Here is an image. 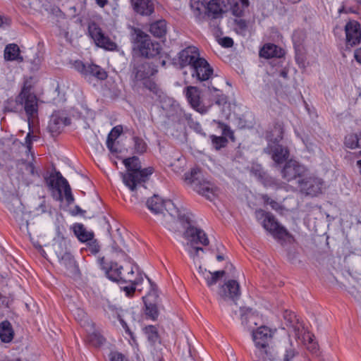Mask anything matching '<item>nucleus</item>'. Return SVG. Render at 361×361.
Returning <instances> with one entry per match:
<instances>
[{"instance_id":"nucleus-1","label":"nucleus","mask_w":361,"mask_h":361,"mask_svg":"<svg viewBox=\"0 0 361 361\" xmlns=\"http://www.w3.org/2000/svg\"><path fill=\"white\" fill-rule=\"evenodd\" d=\"M147 207L155 215L158 220L165 226H169L177 218L191 221L190 212L185 207H178L170 200H163L161 197L154 195L147 200Z\"/></svg>"},{"instance_id":"nucleus-2","label":"nucleus","mask_w":361,"mask_h":361,"mask_svg":"<svg viewBox=\"0 0 361 361\" xmlns=\"http://www.w3.org/2000/svg\"><path fill=\"white\" fill-rule=\"evenodd\" d=\"M123 164L127 171L122 173L123 182L132 192L143 186L142 183H145L153 173V169L151 167L142 169L141 164L137 157L124 159Z\"/></svg>"},{"instance_id":"nucleus-3","label":"nucleus","mask_w":361,"mask_h":361,"mask_svg":"<svg viewBox=\"0 0 361 361\" xmlns=\"http://www.w3.org/2000/svg\"><path fill=\"white\" fill-rule=\"evenodd\" d=\"M184 180L193 190L207 199L212 200L215 196V187L204 178L199 169H192L185 173Z\"/></svg>"},{"instance_id":"nucleus-4","label":"nucleus","mask_w":361,"mask_h":361,"mask_svg":"<svg viewBox=\"0 0 361 361\" xmlns=\"http://www.w3.org/2000/svg\"><path fill=\"white\" fill-rule=\"evenodd\" d=\"M273 334L271 329L266 326H262L255 331H252V340L257 348L255 356H252L253 360L269 359L274 361L275 358L272 356L269 348V342L271 340Z\"/></svg>"},{"instance_id":"nucleus-5","label":"nucleus","mask_w":361,"mask_h":361,"mask_svg":"<svg viewBox=\"0 0 361 361\" xmlns=\"http://www.w3.org/2000/svg\"><path fill=\"white\" fill-rule=\"evenodd\" d=\"M46 183L52 191L53 197L59 201H63L62 190L64 191V196L68 204L73 202L74 197L71 192V187L67 180L63 177L59 171H55L45 178Z\"/></svg>"},{"instance_id":"nucleus-6","label":"nucleus","mask_w":361,"mask_h":361,"mask_svg":"<svg viewBox=\"0 0 361 361\" xmlns=\"http://www.w3.org/2000/svg\"><path fill=\"white\" fill-rule=\"evenodd\" d=\"M135 34L134 49H137L142 56L150 58L160 53V44L152 42L149 35L140 30H135Z\"/></svg>"},{"instance_id":"nucleus-7","label":"nucleus","mask_w":361,"mask_h":361,"mask_svg":"<svg viewBox=\"0 0 361 361\" xmlns=\"http://www.w3.org/2000/svg\"><path fill=\"white\" fill-rule=\"evenodd\" d=\"M16 102L24 105L26 114L28 116V126L30 128V118L37 113V99L36 95L31 92V86L25 82L21 92L16 99Z\"/></svg>"},{"instance_id":"nucleus-8","label":"nucleus","mask_w":361,"mask_h":361,"mask_svg":"<svg viewBox=\"0 0 361 361\" xmlns=\"http://www.w3.org/2000/svg\"><path fill=\"white\" fill-rule=\"evenodd\" d=\"M255 214L257 219L264 217L262 226L264 228L271 233L274 238L282 239L288 235L287 230L278 223L271 214L265 212L262 209L257 210Z\"/></svg>"},{"instance_id":"nucleus-9","label":"nucleus","mask_w":361,"mask_h":361,"mask_svg":"<svg viewBox=\"0 0 361 361\" xmlns=\"http://www.w3.org/2000/svg\"><path fill=\"white\" fill-rule=\"evenodd\" d=\"M277 130L279 135H277L273 142L269 143L268 146L264 149L265 153L271 154V158L276 166L286 162L289 157V151L288 149L277 143L282 139V132L281 129H278Z\"/></svg>"},{"instance_id":"nucleus-10","label":"nucleus","mask_w":361,"mask_h":361,"mask_svg":"<svg viewBox=\"0 0 361 361\" xmlns=\"http://www.w3.org/2000/svg\"><path fill=\"white\" fill-rule=\"evenodd\" d=\"M191 221L188 222L185 219L179 220L182 224H187L188 226L186 228L184 233V236L186 239L189 240L192 243H200L202 245H209V240L207 238L206 233L195 226V220L194 215L190 212Z\"/></svg>"},{"instance_id":"nucleus-11","label":"nucleus","mask_w":361,"mask_h":361,"mask_svg":"<svg viewBox=\"0 0 361 361\" xmlns=\"http://www.w3.org/2000/svg\"><path fill=\"white\" fill-rule=\"evenodd\" d=\"M201 58L198 49L189 46L178 53L176 63L181 68L189 66L191 69Z\"/></svg>"},{"instance_id":"nucleus-12","label":"nucleus","mask_w":361,"mask_h":361,"mask_svg":"<svg viewBox=\"0 0 361 361\" xmlns=\"http://www.w3.org/2000/svg\"><path fill=\"white\" fill-rule=\"evenodd\" d=\"M73 67L86 78L94 77L98 80H103L107 77L106 72L95 64H85L81 61H75L73 63Z\"/></svg>"},{"instance_id":"nucleus-13","label":"nucleus","mask_w":361,"mask_h":361,"mask_svg":"<svg viewBox=\"0 0 361 361\" xmlns=\"http://www.w3.org/2000/svg\"><path fill=\"white\" fill-rule=\"evenodd\" d=\"M305 173V169L295 160H288L281 170V176L287 181L297 178L301 179Z\"/></svg>"},{"instance_id":"nucleus-14","label":"nucleus","mask_w":361,"mask_h":361,"mask_svg":"<svg viewBox=\"0 0 361 361\" xmlns=\"http://www.w3.org/2000/svg\"><path fill=\"white\" fill-rule=\"evenodd\" d=\"M298 183L301 191L312 196H316L322 192L324 183L322 179L313 176L299 179Z\"/></svg>"},{"instance_id":"nucleus-15","label":"nucleus","mask_w":361,"mask_h":361,"mask_svg":"<svg viewBox=\"0 0 361 361\" xmlns=\"http://www.w3.org/2000/svg\"><path fill=\"white\" fill-rule=\"evenodd\" d=\"M232 0H211L206 7V14L212 19L221 18L223 13L229 9Z\"/></svg>"},{"instance_id":"nucleus-16","label":"nucleus","mask_w":361,"mask_h":361,"mask_svg":"<svg viewBox=\"0 0 361 361\" xmlns=\"http://www.w3.org/2000/svg\"><path fill=\"white\" fill-rule=\"evenodd\" d=\"M190 71L192 76L200 82L209 80L214 72L212 67L204 58L199 59Z\"/></svg>"},{"instance_id":"nucleus-17","label":"nucleus","mask_w":361,"mask_h":361,"mask_svg":"<svg viewBox=\"0 0 361 361\" xmlns=\"http://www.w3.org/2000/svg\"><path fill=\"white\" fill-rule=\"evenodd\" d=\"M218 294L224 300L235 302L240 295L239 283L235 280H228L219 288Z\"/></svg>"},{"instance_id":"nucleus-18","label":"nucleus","mask_w":361,"mask_h":361,"mask_svg":"<svg viewBox=\"0 0 361 361\" xmlns=\"http://www.w3.org/2000/svg\"><path fill=\"white\" fill-rule=\"evenodd\" d=\"M185 92L188 102L195 110L202 114L207 112L208 109L202 104L200 99V91L197 87L188 86Z\"/></svg>"},{"instance_id":"nucleus-19","label":"nucleus","mask_w":361,"mask_h":361,"mask_svg":"<svg viewBox=\"0 0 361 361\" xmlns=\"http://www.w3.org/2000/svg\"><path fill=\"white\" fill-rule=\"evenodd\" d=\"M89 32L92 38L99 47L111 51L116 49V43L112 42L108 37L105 36L101 28L95 25L90 26L89 27Z\"/></svg>"},{"instance_id":"nucleus-20","label":"nucleus","mask_w":361,"mask_h":361,"mask_svg":"<svg viewBox=\"0 0 361 361\" xmlns=\"http://www.w3.org/2000/svg\"><path fill=\"white\" fill-rule=\"evenodd\" d=\"M347 44L355 46L361 42L360 25L355 20L349 21L345 26Z\"/></svg>"},{"instance_id":"nucleus-21","label":"nucleus","mask_w":361,"mask_h":361,"mask_svg":"<svg viewBox=\"0 0 361 361\" xmlns=\"http://www.w3.org/2000/svg\"><path fill=\"white\" fill-rule=\"evenodd\" d=\"M156 70L152 65L143 60H139L134 64L133 74L136 80H142L154 75Z\"/></svg>"},{"instance_id":"nucleus-22","label":"nucleus","mask_w":361,"mask_h":361,"mask_svg":"<svg viewBox=\"0 0 361 361\" xmlns=\"http://www.w3.org/2000/svg\"><path fill=\"white\" fill-rule=\"evenodd\" d=\"M71 123L70 119L60 112H54L50 118L48 124L49 131L51 133H59L60 130L66 126Z\"/></svg>"},{"instance_id":"nucleus-23","label":"nucleus","mask_w":361,"mask_h":361,"mask_svg":"<svg viewBox=\"0 0 361 361\" xmlns=\"http://www.w3.org/2000/svg\"><path fill=\"white\" fill-rule=\"evenodd\" d=\"M121 269L122 266H118L116 263L112 264L106 272L107 277L114 281H132V276L134 274L133 269L126 276H122Z\"/></svg>"},{"instance_id":"nucleus-24","label":"nucleus","mask_w":361,"mask_h":361,"mask_svg":"<svg viewBox=\"0 0 361 361\" xmlns=\"http://www.w3.org/2000/svg\"><path fill=\"white\" fill-rule=\"evenodd\" d=\"M56 253L59 260L60 264L63 267L69 274H75L78 271V267L73 256L67 252L62 251Z\"/></svg>"},{"instance_id":"nucleus-25","label":"nucleus","mask_w":361,"mask_h":361,"mask_svg":"<svg viewBox=\"0 0 361 361\" xmlns=\"http://www.w3.org/2000/svg\"><path fill=\"white\" fill-rule=\"evenodd\" d=\"M134 10L141 14L149 16L154 12V4L151 0H130Z\"/></svg>"},{"instance_id":"nucleus-26","label":"nucleus","mask_w":361,"mask_h":361,"mask_svg":"<svg viewBox=\"0 0 361 361\" xmlns=\"http://www.w3.org/2000/svg\"><path fill=\"white\" fill-rule=\"evenodd\" d=\"M283 54V50L274 44H267L259 51V56L265 59L280 58Z\"/></svg>"},{"instance_id":"nucleus-27","label":"nucleus","mask_w":361,"mask_h":361,"mask_svg":"<svg viewBox=\"0 0 361 361\" xmlns=\"http://www.w3.org/2000/svg\"><path fill=\"white\" fill-rule=\"evenodd\" d=\"M14 337V331L11 324L7 321L0 323V339L4 343H10Z\"/></svg>"},{"instance_id":"nucleus-28","label":"nucleus","mask_w":361,"mask_h":361,"mask_svg":"<svg viewBox=\"0 0 361 361\" xmlns=\"http://www.w3.org/2000/svg\"><path fill=\"white\" fill-rule=\"evenodd\" d=\"M4 59L6 61H18L20 62L23 60L20 54V49L16 44H9L5 47Z\"/></svg>"},{"instance_id":"nucleus-29","label":"nucleus","mask_w":361,"mask_h":361,"mask_svg":"<svg viewBox=\"0 0 361 361\" xmlns=\"http://www.w3.org/2000/svg\"><path fill=\"white\" fill-rule=\"evenodd\" d=\"M122 132L123 127L122 126L119 125L113 128L111 132L109 133L106 140V146L111 152H118L117 148L114 147L115 140L121 135Z\"/></svg>"},{"instance_id":"nucleus-30","label":"nucleus","mask_w":361,"mask_h":361,"mask_svg":"<svg viewBox=\"0 0 361 361\" xmlns=\"http://www.w3.org/2000/svg\"><path fill=\"white\" fill-rule=\"evenodd\" d=\"M73 231L78 240L81 242H87L92 240L94 233L88 231L81 224H75L73 226Z\"/></svg>"},{"instance_id":"nucleus-31","label":"nucleus","mask_w":361,"mask_h":361,"mask_svg":"<svg viewBox=\"0 0 361 361\" xmlns=\"http://www.w3.org/2000/svg\"><path fill=\"white\" fill-rule=\"evenodd\" d=\"M17 168L19 172L23 175L28 174L32 176L39 177V174L35 171V168L32 161L24 159L19 160L17 164Z\"/></svg>"},{"instance_id":"nucleus-32","label":"nucleus","mask_w":361,"mask_h":361,"mask_svg":"<svg viewBox=\"0 0 361 361\" xmlns=\"http://www.w3.org/2000/svg\"><path fill=\"white\" fill-rule=\"evenodd\" d=\"M149 32L156 37H161L166 33V22L159 20L152 23L149 27Z\"/></svg>"},{"instance_id":"nucleus-33","label":"nucleus","mask_w":361,"mask_h":361,"mask_svg":"<svg viewBox=\"0 0 361 361\" xmlns=\"http://www.w3.org/2000/svg\"><path fill=\"white\" fill-rule=\"evenodd\" d=\"M85 329L89 334V341L93 345L99 346L105 341L104 338L97 331H96L94 324H92V326H88Z\"/></svg>"},{"instance_id":"nucleus-34","label":"nucleus","mask_w":361,"mask_h":361,"mask_svg":"<svg viewBox=\"0 0 361 361\" xmlns=\"http://www.w3.org/2000/svg\"><path fill=\"white\" fill-rule=\"evenodd\" d=\"M73 315L75 319L80 323V324L85 327V329L88 326H92L93 324L92 321L89 319L87 314L82 309L76 308L73 311Z\"/></svg>"},{"instance_id":"nucleus-35","label":"nucleus","mask_w":361,"mask_h":361,"mask_svg":"<svg viewBox=\"0 0 361 361\" xmlns=\"http://www.w3.org/2000/svg\"><path fill=\"white\" fill-rule=\"evenodd\" d=\"M106 312L109 314V317H112L113 318H117L122 326L126 329V332L130 333L126 322L123 319V315L121 314L122 311L121 310H118L112 305H108L106 309Z\"/></svg>"},{"instance_id":"nucleus-36","label":"nucleus","mask_w":361,"mask_h":361,"mask_svg":"<svg viewBox=\"0 0 361 361\" xmlns=\"http://www.w3.org/2000/svg\"><path fill=\"white\" fill-rule=\"evenodd\" d=\"M145 305V314L147 316L155 320L159 316V311L157 306V302L146 301L144 302Z\"/></svg>"},{"instance_id":"nucleus-37","label":"nucleus","mask_w":361,"mask_h":361,"mask_svg":"<svg viewBox=\"0 0 361 361\" xmlns=\"http://www.w3.org/2000/svg\"><path fill=\"white\" fill-rule=\"evenodd\" d=\"M145 277L147 278V280L150 284V289L148 293L142 298L143 301L157 302L159 296L157 286L147 276H145Z\"/></svg>"},{"instance_id":"nucleus-38","label":"nucleus","mask_w":361,"mask_h":361,"mask_svg":"<svg viewBox=\"0 0 361 361\" xmlns=\"http://www.w3.org/2000/svg\"><path fill=\"white\" fill-rule=\"evenodd\" d=\"M208 89L214 97L216 104L221 105L226 103V97L223 94H221V91L219 89L214 87V86H209Z\"/></svg>"},{"instance_id":"nucleus-39","label":"nucleus","mask_w":361,"mask_h":361,"mask_svg":"<svg viewBox=\"0 0 361 361\" xmlns=\"http://www.w3.org/2000/svg\"><path fill=\"white\" fill-rule=\"evenodd\" d=\"M248 6H243L242 4H239L235 0H232V4L229 5V8L233 16L236 17H242L244 14V11Z\"/></svg>"},{"instance_id":"nucleus-40","label":"nucleus","mask_w":361,"mask_h":361,"mask_svg":"<svg viewBox=\"0 0 361 361\" xmlns=\"http://www.w3.org/2000/svg\"><path fill=\"white\" fill-rule=\"evenodd\" d=\"M345 145L350 149H355L360 147L359 145V135L355 134L348 135L345 137Z\"/></svg>"},{"instance_id":"nucleus-41","label":"nucleus","mask_w":361,"mask_h":361,"mask_svg":"<svg viewBox=\"0 0 361 361\" xmlns=\"http://www.w3.org/2000/svg\"><path fill=\"white\" fill-rule=\"evenodd\" d=\"M235 25V30L237 33L245 35L247 30V23L245 20L242 18H236L234 20Z\"/></svg>"},{"instance_id":"nucleus-42","label":"nucleus","mask_w":361,"mask_h":361,"mask_svg":"<svg viewBox=\"0 0 361 361\" xmlns=\"http://www.w3.org/2000/svg\"><path fill=\"white\" fill-rule=\"evenodd\" d=\"M134 150L137 154H142L147 149V144L140 137H134Z\"/></svg>"},{"instance_id":"nucleus-43","label":"nucleus","mask_w":361,"mask_h":361,"mask_svg":"<svg viewBox=\"0 0 361 361\" xmlns=\"http://www.w3.org/2000/svg\"><path fill=\"white\" fill-rule=\"evenodd\" d=\"M225 273L226 272L224 270L210 272V276H209V279L206 281L207 286L209 287H211L213 285L216 284L218 280L225 275Z\"/></svg>"},{"instance_id":"nucleus-44","label":"nucleus","mask_w":361,"mask_h":361,"mask_svg":"<svg viewBox=\"0 0 361 361\" xmlns=\"http://www.w3.org/2000/svg\"><path fill=\"white\" fill-rule=\"evenodd\" d=\"M211 140H212V145L215 147L216 149H219L221 147H225L227 143V140L222 136L218 137V136H215V135H212Z\"/></svg>"},{"instance_id":"nucleus-45","label":"nucleus","mask_w":361,"mask_h":361,"mask_svg":"<svg viewBox=\"0 0 361 361\" xmlns=\"http://www.w3.org/2000/svg\"><path fill=\"white\" fill-rule=\"evenodd\" d=\"M190 7L194 11L196 16H200L202 14V11L204 8V4L201 0H190Z\"/></svg>"},{"instance_id":"nucleus-46","label":"nucleus","mask_w":361,"mask_h":361,"mask_svg":"<svg viewBox=\"0 0 361 361\" xmlns=\"http://www.w3.org/2000/svg\"><path fill=\"white\" fill-rule=\"evenodd\" d=\"M145 334L147 336V338L149 341L154 343L158 339V334L156 328L153 326H149L145 329Z\"/></svg>"},{"instance_id":"nucleus-47","label":"nucleus","mask_w":361,"mask_h":361,"mask_svg":"<svg viewBox=\"0 0 361 361\" xmlns=\"http://www.w3.org/2000/svg\"><path fill=\"white\" fill-rule=\"evenodd\" d=\"M264 202L266 204L269 205L273 209L279 211L281 209L280 204L275 200L271 199L267 195L263 196Z\"/></svg>"},{"instance_id":"nucleus-48","label":"nucleus","mask_w":361,"mask_h":361,"mask_svg":"<svg viewBox=\"0 0 361 361\" xmlns=\"http://www.w3.org/2000/svg\"><path fill=\"white\" fill-rule=\"evenodd\" d=\"M200 251L204 252V250L200 247H191L188 250L189 255L194 260L195 262L197 258L199 257V252Z\"/></svg>"},{"instance_id":"nucleus-49","label":"nucleus","mask_w":361,"mask_h":361,"mask_svg":"<svg viewBox=\"0 0 361 361\" xmlns=\"http://www.w3.org/2000/svg\"><path fill=\"white\" fill-rule=\"evenodd\" d=\"M306 348L312 354L317 356L319 355V345L315 340L310 344H307Z\"/></svg>"},{"instance_id":"nucleus-50","label":"nucleus","mask_w":361,"mask_h":361,"mask_svg":"<svg viewBox=\"0 0 361 361\" xmlns=\"http://www.w3.org/2000/svg\"><path fill=\"white\" fill-rule=\"evenodd\" d=\"M144 85L147 89H149L151 92H152L155 94H157V95L159 94L160 90L159 89L157 85L154 82H152L151 80H146L144 82Z\"/></svg>"},{"instance_id":"nucleus-51","label":"nucleus","mask_w":361,"mask_h":361,"mask_svg":"<svg viewBox=\"0 0 361 361\" xmlns=\"http://www.w3.org/2000/svg\"><path fill=\"white\" fill-rule=\"evenodd\" d=\"M50 207L47 204L45 200H42V202L35 208V212L37 214H44L49 212Z\"/></svg>"},{"instance_id":"nucleus-52","label":"nucleus","mask_w":361,"mask_h":361,"mask_svg":"<svg viewBox=\"0 0 361 361\" xmlns=\"http://www.w3.org/2000/svg\"><path fill=\"white\" fill-rule=\"evenodd\" d=\"M109 358L111 361H128L123 354L118 352H111Z\"/></svg>"},{"instance_id":"nucleus-53","label":"nucleus","mask_w":361,"mask_h":361,"mask_svg":"<svg viewBox=\"0 0 361 361\" xmlns=\"http://www.w3.org/2000/svg\"><path fill=\"white\" fill-rule=\"evenodd\" d=\"M315 340V337L313 334L310 332H305L302 335V341L303 344L306 346L307 344H310L312 341Z\"/></svg>"},{"instance_id":"nucleus-54","label":"nucleus","mask_w":361,"mask_h":361,"mask_svg":"<svg viewBox=\"0 0 361 361\" xmlns=\"http://www.w3.org/2000/svg\"><path fill=\"white\" fill-rule=\"evenodd\" d=\"M209 271H207V269L203 268L201 265L199 266L197 269L198 276L202 279H204L206 281L209 279V276H210Z\"/></svg>"},{"instance_id":"nucleus-55","label":"nucleus","mask_w":361,"mask_h":361,"mask_svg":"<svg viewBox=\"0 0 361 361\" xmlns=\"http://www.w3.org/2000/svg\"><path fill=\"white\" fill-rule=\"evenodd\" d=\"M18 206L16 209L12 210V209L11 207H9L10 211L13 213L14 217L17 221L19 220L20 219H21L23 213L21 204L20 202H18Z\"/></svg>"},{"instance_id":"nucleus-56","label":"nucleus","mask_w":361,"mask_h":361,"mask_svg":"<svg viewBox=\"0 0 361 361\" xmlns=\"http://www.w3.org/2000/svg\"><path fill=\"white\" fill-rule=\"evenodd\" d=\"M35 138V136L31 135V132L30 131L25 137V144L26 145L27 152H30L32 148V141Z\"/></svg>"},{"instance_id":"nucleus-57","label":"nucleus","mask_w":361,"mask_h":361,"mask_svg":"<svg viewBox=\"0 0 361 361\" xmlns=\"http://www.w3.org/2000/svg\"><path fill=\"white\" fill-rule=\"evenodd\" d=\"M221 44L224 47L229 48L233 45V40L228 37H225L221 39Z\"/></svg>"},{"instance_id":"nucleus-58","label":"nucleus","mask_w":361,"mask_h":361,"mask_svg":"<svg viewBox=\"0 0 361 361\" xmlns=\"http://www.w3.org/2000/svg\"><path fill=\"white\" fill-rule=\"evenodd\" d=\"M11 23V19L5 16L0 15V27L8 26Z\"/></svg>"},{"instance_id":"nucleus-59","label":"nucleus","mask_w":361,"mask_h":361,"mask_svg":"<svg viewBox=\"0 0 361 361\" xmlns=\"http://www.w3.org/2000/svg\"><path fill=\"white\" fill-rule=\"evenodd\" d=\"M283 317L289 324H292L293 322L295 315L293 312L286 310L283 314Z\"/></svg>"},{"instance_id":"nucleus-60","label":"nucleus","mask_w":361,"mask_h":361,"mask_svg":"<svg viewBox=\"0 0 361 361\" xmlns=\"http://www.w3.org/2000/svg\"><path fill=\"white\" fill-rule=\"evenodd\" d=\"M123 290L126 292L128 296H131L135 290V286L131 283L130 286L123 287Z\"/></svg>"},{"instance_id":"nucleus-61","label":"nucleus","mask_w":361,"mask_h":361,"mask_svg":"<svg viewBox=\"0 0 361 361\" xmlns=\"http://www.w3.org/2000/svg\"><path fill=\"white\" fill-rule=\"evenodd\" d=\"M142 281H143V276L142 274H140L138 276V277H137L135 279L133 280L132 279V281H130V282L135 286L136 285L141 283L142 282Z\"/></svg>"},{"instance_id":"nucleus-62","label":"nucleus","mask_w":361,"mask_h":361,"mask_svg":"<svg viewBox=\"0 0 361 361\" xmlns=\"http://www.w3.org/2000/svg\"><path fill=\"white\" fill-rule=\"evenodd\" d=\"M355 58L357 62L361 63V48L355 50Z\"/></svg>"},{"instance_id":"nucleus-63","label":"nucleus","mask_w":361,"mask_h":361,"mask_svg":"<svg viewBox=\"0 0 361 361\" xmlns=\"http://www.w3.org/2000/svg\"><path fill=\"white\" fill-rule=\"evenodd\" d=\"M90 249L91 252L92 253H97L99 250V246L95 243V242H93L92 245H90Z\"/></svg>"},{"instance_id":"nucleus-64","label":"nucleus","mask_w":361,"mask_h":361,"mask_svg":"<svg viewBox=\"0 0 361 361\" xmlns=\"http://www.w3.org/2000/svg\"><path fill=\"white\" fill-rule=\"evenodd\" d=\"M85 211L82 210L79 206H75L73 210V214H84Z\"/></svg>"}]
</instances>
